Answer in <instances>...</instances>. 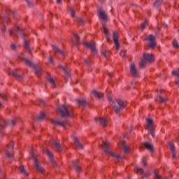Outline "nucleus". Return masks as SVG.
<instances>
[{"mask_svg": "<svg viewBox=\"0 0 179 179\" xmlns=\"http://www.w3.org/2000/svg\"><path fill=\"white\" fill-rule=\"evenodd\" d=\"M19 58L21 59V61H23L24 62L25 65L30 66V68H34L36 75L38 78H41V75H43V69L40 66H38V65L34 64L31 60H29V59L22 55L19 56Z\"/></svg>", "mask_w": 179, "mask_h": 179, "instance_id": "1", "label": "nucleus"}, {"mask_svg": "<svg viewBox=\"0 0 179 179\" xmlns=\"http://www.w3.org/2000/svg\"><path fill=\"white\" fill-rule=\"evenodd\" d=\"M155 62V57H153V55L149 54V53H144L143 54V58L139 62V68L141 69H143L145 68L146 64L148 62Z\"/></svg>", "mask_w": 179, "mask_h": 179, "instance_id": "2", "label": "nucleus"}, {"mask_svg": "<svg viewBox=\"0 0 179 179\" xmlns=\"http://www.w3.org/2000/svg\"><path fill=\"white\" fill-rule=\"evenodd\" d=\"M56 111L61 115L62 118H66V117H71V113H69V110L66 105L63 104L58 106Z\"/></svg>", "mask_w": 179, "mask_h": 179, "instance_id": "3", "label": "nucleus"}, {"mask_svg": "<svg viewBox=\"0 0 179 179\" xmlns=\"http://www.w3.org/2000/svg\"><path fill=\"white\" fill-rule=\"evenodd\" d=\"M116 102L119 106L117 105H114L113 110L115 114H117V115H120V113H121V110H122V108H125V107H127V105H125V103H124V101L121 99H116Z\"/></svg>", "mask_w": 179, "mask_h": 179, "instance_id": "4", "label": "nucleus"}, {"mask_svg": "<svg viewBox=\"0 0 179 179\" xmlns=\"http://www.w3.org/2000/svg\"><path fill=\"white\" fill-rule=\"evenodd\" d=\"M102 143L103 144L100 145V146H102V148H103L104 152L105 153H106V155H109V156H112V157H116V159H121V156L113 154V152H110V150H108L110 148V145L108 143H107L104 141H102Z\"/></svg>", "mask_w": 179, "mask_h": 179, "instance_id": "5", "label": "nucleus"}, {"mask_svg": "<svg viewBox=\"0 0 179 179\" xmlns=\"http://www.w3.org/2000/svg\"><path fill=\"white\" fill-rule=\"evenodd\" d=\"M31 159L34 160V164L37 171H39L40 173H44L45 171L44 168L41 167L38 164V160L37 159L36 155H35L34 152L31 153Z\"/></svg>", "mask_w": 179, "mask_h": 179, "instance_id": "6", "label": "nucleus"}, {"mask_svg": "<svg viewBox=\"0 0 179 179\" xmlns=\"http://www.w3.org/2000/svg\"><path fill=\"white\" fill-rule=\"evenodd\" d=\"M83 45H85V47L87 48H89L93 54H97V50L96 49V42H83Z\"/></svg>", "mask_w": 179, "mask_h": 179, "instance_id": "7", "label": "nucleus"}, {"mask_svg": "<svg viewBox=\"0 0 179 179\" xmlns=\"http://www.w3.org/2000/svg\"><path fill=\"white\" fill-rule=\"evenodd\" d=\"M145 40L146 41H150L148 43V47H150V48L153 49L155 47H156V45H157L156 41H155L156 38L153 35H149L148 38H145Z\"/></svg>", "mask_w": 179, "mask_h": 179, "instance_id": "8", "label": "nucleus"}, {"mask_svg": "<svg viewBox=\"0 0 179 179\" xmlns=\"http://www.w3.org/2000/svg\"><path fill=\"white\" fill-rule=\"evenodd\" d=\"M130 73L134 78H139V71L136 69L134 62H131L130 65Z\"/></svg>", "mask_w": 179, "mask_h": 179, "instance_id": "9", "label": "nucleus"}, {"mask_svg": "<svg viewBox=\"0 0 179 179\" xmlns=\"http://www.w3.org/2000/svg\"><path fill=\"white\" fill-rule=\"evenodd\" d=\"M43 152L48 156L52 166H54L55 167L57 166V162L55 161H54V154H52V152H51L48 149H44Z\"/></svg>", "mask_w": 179, "mask_h": 179, "instance_id": "10", "label": "nucleus"}, {"mask_svg": "<svg viewBox=\"0 0 179 179\" xmlns=\"http://www.w3.org/2000/svg\"><path fill=\"white\" fill-rule=\"evenodd\" d=\"M97 13L99 19H101L102 20H107V13H106V11L103 10L101 7H99L97 10Z\"/></svg>", "mask_w": 179, "mask_h": 179, "instance_id": "11", "label": "nucleus"}, {"mask_svg": "<svg viewBox=\"0 0 179 179\" xmlns=\"http://www.w3.org/2000/svg\"><path fill=\"white\" fill-rule=\"evenodd\" d=\"M51 122L55 125V127H57V125H60V127H62L64 128V129H66V125H69V122L68 121H55L54 120H50Z\"/></svg>", "mask_w": 179, "mask_h": 179, "instance_id": "12", "label": "nucleus"}, {"mask_svg": "<svg viewBox=\"0 0 179 179\" xmlns=\"http://www.w3.org/2000/svg\"><path fill=\"white\" fill-rule=\"evenodd\" d=\"M119 34L117 31H113V39L116 46V50H120V42H118Z\"/></svg>", "mask_w": 179, "mask_h": 179, "instance_id": "13", "label": "nucleus"}, {"mask_svg": "<svg viewBox=\"0 0 179 179\" xmlns=\"http://www.w3.org/2000/svg\"><path fill=\"white\" fill-rule=\"evenodd\" d=\"M8 75L10 76V75H12V76H13V78H15V79H17V80H21V79H23V76H24L23 74L22 75L19 74V72L17 71V70H15L11 73H8Z\"/></svg>", "mask_w": 179, "mask_h": 179, "instance_id": "14", "label": "nucleus"}, {"mask_svg": "<svg viewBox=\"0 0 179 179\" xmlns=\"http://www.w3.org/2000/svg\"><path fill=\"white\" fill-rule=\"evenodd\" d=\"M71 138H73V143L77 146V148H78V149H83V145L80 143V142L79 141V139H78V137L72 135Z\"/></svg>", "mask_w": 179, "mask_h": 179, "instance_id": "15", "label": "nucleus"}, {"mask_svg": "<svg viewBox=\"0 0 179 179\" xmlns=\"http://www.w3.org/2000/svg\"><path fill=\"white\" fill-rule=\"evenodd\" d=\"M51 47H52V50L55 52V54H61L62 55H65V52L64 51L61 50L58 46L56 45H51Z\"/></svg>", "mask_w": 179, "mask_h": 179, "instance_id": "16", "label": "nucleus"}, {"mask_svg": "<svg viewBox=\"0 0 179 179\" xmlns=\"http://www.w3.org/2000/svg\"><path fill=\"white\" fill-rule=\"evenodd\" d=\"M73 37H75L76 41H75V39L71 38V43H73V44H74V45H77V47H78V44H79V40H80V36H79V35H78L77 34H73Z\"/></svg>", "mask_w": 179, "mask_h": 179, "instance_id": "17", "label": "nucleus"}, {"mask_svg": "<svg viewBox=\"0 0 179 179\" xmlns=\"http://www.w3.org/2000/svg\"><path fill=\"white\" fill-rule=\"evenodd\" d=\"M98 121H99V124H101V125H102V127H103V128H106V127H107V125H108V122L107 121L106 118L99 117L98 119Z\"/></svg>", "mask_w": 179, "mask_h": 179, "instance_id": "18", "label": "nucleus"}, {"mask_svg": "<svg viewBox=\"0 0 179 179\" xmlns=\"http://www.w3.org/2000/svg\"><path fill=\"white\" fill-rule=\"evenodd\" d=\"M144 146L145 148H146L148 149V150H149V152H152L155 150V147H153V144H152L150 142H145L144 143Z\"/></svg>", "mask_w": 179, "mask_h": 179, "instance_id": "19", "label": "nucleus"}, {"mask_svg": "<svg viewBox=\"0 0 179 179\" xmlns=\"http://www.w3.org/2000/svg\"><path fill=\"white\" fill-rule=\"evenodd\" d=\"M134 170L136 173H140V174H141L143 177H149V175L148 173H145V172L143 171V169L142 168L136 166Z\"/></svg>", "mask_w": 179, "mask_h": 179, "instance_id": "20", "label": "nucleus"}, {"mask_svg": "<svg viewBox=\"0 0 179 179\" xmlns=\"http://www.w3.org/2000/svg\"><path fill=\"white\" fill-rule=\"evenodd\" d=\"M24 48L29 52V54H31V50L30 49V43L27 41V40L24 38Z\"/></svg>", "mask_w": 179, "mask_h": 179, "instance_id": "21", "label": "nucleus"}, {"mask_svg": "<svg viewBox=\"0 0 179 179\" xmlns=\"http://www.w3.org/2000/svg\"><path fill=\"white\" fill-rule=\"evenodd\" d=\"M53 146L55 148L57 152H62V147H61V144L58 141H54Z\"/></svg>", "mask_w": 179, "mask_h": 179, "instance_id": "22", "label": "nucleus"}, {"mask_svg": "<svg viewBox=\"0 0 179 179\" xmlns=\"http://www.w3.org/2000/svg\"><path fill=\"white\" fill-rule=\"evenodd\" d=\"M78 162H79V160L72 161L73 167H74L76 173H80L81 169L80 166L78 164Z\"/></svg>", "mask_w": 179, "mask_h": 179, "instance_id": "23", "label": "nucleus"}, {"mask_svg": "<svg viewBox=\"0 0 179 179\" xmlns=\"http://www.w3.org/2000/svg\"><path fill=\"white\" fill-rule=\"evenodd\" d=\"M47 80L49 83H51L52 86H53V88L55 89L57 87V84L55 83V80H54V78L51 77V76L48 75L46 78Z\"/></svg>", "mask_w": 179, "mask_h": 179, "instance_id": "24", "label": "nucleus"}, {"mask_svg": "<svg viewBox=\"0 0 179 179\" xmlns=\"http://www.w3.org/2000/svg\"><path fill=\"white\" fill-rule=\"evenodd\" d=\"M92 94L98 99H103V94L101 92H97L96 90H92Z\"/></svg>", "mask_w": 179, "mask_h": 179, "instance_id": "25", "label": "nucleus"}, {"mask_svg": "<svg viewBox=\"0 0 179 179\" xmlns=\"http://www.w3.org/2000/svg\"><path fill=\"white\" fill-rule=\"evenodd\" d=\"M16 29L15 33H17V34H20L22 38H24L26 34H24V31H23V29H20L19 27H17Z\"/></svg>", "mask_w": 179, "mask_h": 179, "instance_id": "26", "label": "nucleus"}, {"mask_svg": "<svg viewBox=\"0 0 179 179\" xmlns=\"http://www.w3.org/2000/svg\"><path fill=\"white\" fill-rule=\"evenodd\" d=\"M5 16H13V17H16V12L10 10V9H7L6 10V15Z\"/></svg>", "mask_w": 179, "mask_h": 179, "instance_id": "27", "label": "nucleus"}, {"mask_svg": "<svg viewBox=\"0 0 179 179\" xmlns=\"http://www.w3.org/2000/svg\"><path fill=\"white\" fill-rule=\"evenodd\" d=\"M102 27L104 30V34L106 37H110V32L108 31V28L107 27V24L102 23Z\"/></svg>", "mask_w": 179, "mask_h": 179, "instance_id": "28", "label": "nucleus"}, {"mask_svg": "<svg viewBox=\"0 0 179 179\" xmlns=\"http://www.w3.org/2000/svg\"><path fill=\"white\" fill-rule=\"evenodd\" d=\"M168 145L169 146V150L171 152H176V146L174 145V143L172 141H169Z\"/></svg>", "mask_w": 179, "mask_h": 179, "instance_id": "29", "label": "nucleus"}, {"mask_svg": "<svg viewBox=\"0 0 179 179\" xmlns=\"http://www.w3.org/2000/svg\"><path fill=\"white\" fill-rule=\"evenodd\" d=\"M162 3H163V0H157L154 3V8H155L156 9H159L160 6L162 5Z\"/></svg>", "mask_w": 179, "mask_h": 179, "instance_id": "30", "label": "nucleus"}, {"mask_svg": "<svg viewBox=\"0 0 179 179\" xmlns=\"http://www.w3.org/2000/svg\"><path fill=\"white\" fill-rule=\"evenodd\" d=\"M59 69H62V71H64L66 76H68L69 78L71 77V74L69 73L68 70L65 67H64L61 64L59 65Z\"/></svg>", "mask_w": 179, "mask_h": 179, "instance_id": "31", "label": "nucleus"}, {"mask_svg": "<svg viewBox=\"0 0 179 179\" xmlns=\"http://www.w3.org/2000/svg\"><path fill=\"white\" fill-rule=\"evenodd\" d=\"M19 170L20 173H22V174H24L26 177L29 176V173H27V171H26V169H24V166L23 165H21L19 167Z\"/></svg>", "mask_w": 179, "mask_h": 179, "instance_id": "32", "label": "nucleus"}, {"mask_svg": "<svg viewBox=\"0 0 179 179\" xmlns=\"http://www.w3.org/2000/svg\"><path fill=\"white\" fill-rule=\"evenodd\" d=\"M154 174H155V176L156 178L157 179H167V178H164L163 176H162L159 173V171H157V170H155L153 171Z\"/></svg>", "mask_w": 179, "mask_h": 179, "instance_id": "33", "label": "nucleus"}, {"mask_svg": "<svg viewBox=\"0 0 179 179\" xmlns=\"http://www.w3.org/2000/svg\"><path fill=\"white\" fill-rule=\"evenodd\" d=\"M76 101H77L78 104L80 106H86L87 104L86 100L76 99Z\"/></svg>", "mask_w": 179, "mask_h": 179, "instance_id": "34", "label": "nucleus"}, {"mask_svg": "<svg viewBox=\"0 0 179 179\" xmlns=\"http://www.w3.org/2000/svg\"><path fill=\"white\" fill-rule=\"evenodd\" d=\"M146 121L148 122L147 128L153 127V120H152L150 118H146Z\"/></svg>", "mask_w": 179, "mask_h": 179, "instance_id": "35", "label": "nucleus"}, {"mask_svg": "<svg viewBox=\"0 0 179 179\" xmlns=\"http://www.w3.org/2000/svg\"><path fill=\"white\" fill-rule=\"evenodd\" d=\"M69 12L71 16H72V17H75V15H76V11H75V10H73L72 7L71 6L69 7Z\"/></svg>", "mask_w": 179, "mask_h": 179, "instance_id": "36", "label": "nucleus"}, {"mask_svg": "<svg viewBox=\"0 0 179 179\" xmlns=\"http://www.w3.org/2000/svg\"><path fill=\"white\" fill-rule=\"evenodd\" d=\"M44 118H45V113L41 112L40 116H37L36 119L38 120V121H43V120H44Z\"/></svg>", "mask_w": 179, "mask_h": 179, "instance_id": "37", "label": "nucleus"}, {"mask_svg": "<svg viewBox=\"0 0 179 179\" xmlns=\"http://www.w3.org/2000/svg\"><path fill=\"white\" fill-rule=\"evenodd\" d=\"M122 148L124 153H129V147L124 144V143H122Z\"/></svg>", "mask_w": 179, "mask_h": 179, "instance_id": "38", "label": "nucleus"}, {"mask_svg": "<svg viewBox=\"0 0 179 179\" xmlns=\"http://www.w3.org/2000/svg\"><path fill=\"white\" fill-rule=\"evenodd\" d=\"M0 127L1 128H6V120H5L3 119H1L0 120Z\"/></svg>", "mask_w": 179, "mask_h": 179, "instance_id": "39", "label": "nucleus"}, {"mask_svg": "<svg viewBox=\"0 0 179 179\" xmlns=\"http://www.w3.org/2000/svg\"><path fill=\"white\" fill-rule=\"evenodd\" d=\"M148 22L149 21H148V20L145 19L143 23L141 24V29H142L143 30L145 29L146 28V25L148 24Z\"/></svg>", "mask_w": 179, "mask_h": 179, "instance_id": "40", "label": "nucleus"}, {"mask_svg": "<svg viewBox=\"0 0 179 179\" xmlns=\"http://www.w3.org/2000/svg\"><path fill=\"white\" fill-rule=\"evenodd\" d=\"M8 31L10 33V36H15L16 37H19V36L17 35V33L15 31H13V29H8Z\"/></svg>", "mask_w": 179, "mask_h": 179, "instance_id": "41", "label": "nucleus"}, {"mask_svg": "<svg viewBox=\"0 0 179 179\" xmlns=\"http://www.w3.org/2000/svg\"><path fill=\"white\" fill-rule=\"evenodd\" d=\"M158 99H159V102L160 103H166L167 101V99L164 98L163 96L158 95Z\"/></svg>", "mask_w": 179, "mask_h": 179, "instance_id": "42", "label": "nucleus"}, {"mask_svg": "<svg viewBox=\"0 0 179 179\" xmlns=\"http://www.w3.org/2000/svg\"><path fill=\"white\" fill-rule=\"evenodd\" d=\"M8 125H11V127H15L16 125V122L13 120H8Z\"/></svg>", "mask_w": 179, "mask_h": 179, "instance_id": "43", "label": "nucleus"}, {"mask_svg": "<svg viewBox=\"0 0 179 179\" xmlns=\"http://www.w3.org/2000/svg\"><path fill=\"white\" fill-rule=\"evenodd\" d=\"M25 2H27L29 8H33V6H34V3L29 1V0H25Z\"/></svg>", "mask_w": 179, "mask_h": 179, "instance_id": "44", "label": "nucleus"}, {"mask_svg": "<svg viewBox=\"0 0 179 179\" xmlns=\"http://www.w3.org/2000/svg\"><path fill=\"white\" fill-rule=\"evenodd\" d=\"M5 155H6L7 157H12L13 155L9 152L8 150H4Z\"/></svg>", "mask_w": 179, "mask_h": 179, "instance_id": "45", "label": "nucleus"}, {"mask_svg": "<svg viewBox=\"0 0 179 179\" xmlns=\"http://www.w3.org/2000/svg\"><path fill=\"white\" fill-rule=\"evenodd\" d=\"M77 22L81 24H85V20L82 17H77Z\"/></svg>", "mask_w": 179, "mask_h": 179, "instance_id": "46", "label": "nucleus"}, {"mask_svg": "<svg viewBox=\"0 0 179 179\" xmlns=\"http://www.w3.org/2000/svg\"><path fill=\"white\" fill-rule=\"evenodd\" d=\"M146 129L148 131V134L152 135L155 132V130H153V127H147Z\"/></svg>", "mask_w": 179, "mask_h": 179, "instance_id": "47", "label": "nucleus"}, {"mask_svg": "<svg viewBox=\"0 0 179 179\" xmlns=\"http://www.w3.org/2000/svg\"><path fill=\"white\" fill-rule=\"evenodd\" d=\"M3 22H6V23H8L9 22H10V18H9V17L5 15V17H3Z\"/></svg>", "mask_w": 179, "mask_h": 179, "instance_id": "48", "label": "nucleus"}, {"mask_svg": "<svg viewBox=\"0 0 179 179\" xmlns=\"http://www.w3.org/2000/svg\"><path fill=\"white\" fill-rule=\"evenodd\" d=\"M173 47H174L175 48H179L178 42L177 41H173Z\"/></svg>", "mask_w": 179, "mask_h": 179, "instance_id": "49", "label": "nucleus"}, {"mask_svg": "<svg viewBox=\"0 0 179 179\" xmlns=\"http://www.w3.org/2000/svg\"><path fill=\"white\" fill-rule=\"evenodd\" d=\"M83 61L85 64H87V65H88V66H91V65L93 64L92 62L87 60V59H83Z\"/></svg>", "mask_w": 179, "mask_h": 179, "instance_id": "50", "label": "nucleus"}, {"mask_svg": "<svg viewBox=\"0 0 179 179\" xmlns=\"http://www.w3.org/2000/svg\"><path fill=\"white\" fill-rule=\"evenodd\" d=\"M0 97H1V99H3V100H8V96H6V94H5L0 93Z\"/></svg>", "mask_w": 179, "mask_h": 179, "instance_id": "51", "label": "nucleus"}, {"mask_svg": "<svg viewBox=\"0 0 179 179\" xmlns=\"http://www.w3.org/2000/svg\"><path fill=\"white\" fill-rule=\"evenodd\" d=\"M101 54L103 56L105 57V58H108V55H107V51L106 50H103L101 52Z\"/></svg>", "mask_w": 179, "mask_h": 179, "instance_id": "52", "label": "nucleus"}, {"mask_svg": "<svg viewBox=\"0 0 179 179\" xmlns=\"http://www.w3.org/2000/svg\"><path fill=\"white\" fill-rule=\"evenodd\" d=\"M171 153L172 154V159H177V155H176L177 151H173Z\"/></svg>", "mask_w": 179, "mask_h": 179, "instance_id": "53", "label": "nucleus"}, {"mask_svg": "<svg viewBox=\"0 0 179 179\" xmlns=\"http://www.w3.org/2000/svg\"><path fill=\"white\" fill-rule=\"evenodd\" d=\"M10 49L13 50V51H15L16 50V45L12 43L10 45Z\"/></svg>", "mask_w": 179, "mask_h": 179, "instance_id": "54", "label": "nucleus"}, {"mask_svg": "<svg viewBox=\"0 0 179 179\" xmlns=\"http://www.w3.org/2000/svg\"><path fill=\"white\" fill-rule=\"evenodd\" d=\"M160 34V28L157 27L155 30V36H159Z\"/></svg>", "mask_w": 179, "mask_h": 179, "instance_id": "55", "label": "nucleus"}, {"mask_svg": "<svg viewBox=\"0 0 179 179\" xmlns=\"http://www.w3.org/2000/svg\"><path fill=\"white\" fill-rule=\"evenodd\" d=\"M8 148H12V149H13V148H15V143L12 142L10 143V144L7 145Z\"/></svg>", "mask_w": 179, "mask_h": 179, "instance_id": "56", "label": "nucleus"}, {"mask_svg": "<svg viewBox=\"0 0 179 179\" xmlns=\"http://www.w3.org/2000/svg\"><path fill=\"white\" fill-rule=\"evenodd\" d=\"M39 104H41L42 106H45V101L43 99H39Z\"/></svg>", "mask_w": 179, "mask_h": 179, "instance_id": "57", "label": "nucleus"}, {"mask_svg": "<svg viewBox=\"0 0 179 179\" xmlns=\"http://www.w3.org/2000/svg\"><path fill=\"white\" fill-rule=\"evenodd\" d=\"M49 62L50 64H54V59H52V57H49Z\"/></svg>", "mask_w": 179, "mask_h": 179, "instance_id": "58", "label": "nucleus"}, {"mask_svg": "<svg viewBox=\"0 0 179 179\" xmlns=\"http://www.w3.org/2000/svg\"><path fill=\"white\" fill-rule=\"evenodd\" d=\"M143 164L144 167H146V166H148V162L145 161V159H143Z\"/></svg>", "mask_w": 179, "mask_h": 179, "instance_id": "59", "label": "nucleus"}, {"mask_svg": "<svg viewBox=\"0 0 179 179\" xmlns=\"http://www.w3.org/2000/svg\"><path fill=\"white\" fill-rule=\"evenodd\" d=\"M2 33H5L6 31V26H4V28L1 29Z\"/></svg>", "mask_w": 179, "mask_h": 179, "instance_id": "60", "label": "nucleus"}, {"mask_svg": "<svg viewBox=\"0 0 179 179\" xmlns=\"http://www.w3.org/2000/svg\"><path fill=\"white\" fill-rule=\"evenodd\" d=\"M107 43H110V36H106Z\"/></svg>", "mask_w": 179, "mask_h": 179, "instance_id": "61", "label": "nucleus"}, {"mask_svg": "<svg viewBox=\"0 0 179 179\" xmlns=\"http://www.w3.org/2000/svg\"><path fill=\"white\" fill-rule=\"evenodd\" d=\"M162 27H167V25L164 22L162 23Z\"/></svg>", "mask_w": 179, "mask_h": 179, "instance_id": "62", "label": "nucleus"}, {"mask_svg": "<svg viewBox=\"0 0 179 179\" xmlns=\"http://www.w3.org/2000/svg\"><path fill=\"white\" fill-rule=\"evenodd\" d=\"M132 131H134V126H131L130 127V134L132 132Z\"/></svg>", "mask_w": 179, "mask_h": 179, "instance_id": "63", "label": "nucleus"}, {"mask_svg": "<svg viewBox=\"0 0 179 179\" xmlns=\"http://www.w3.org/2000/svg\"><path fill=\"white\" fill-rule=\"evenodd\" d=\"M176 85H178V86H179V80L176 81Z\"/></svg>", "mask_w": 179, "mask_h": 179, "instance_id": "64", "label": "nucleus"}]
</instances>
